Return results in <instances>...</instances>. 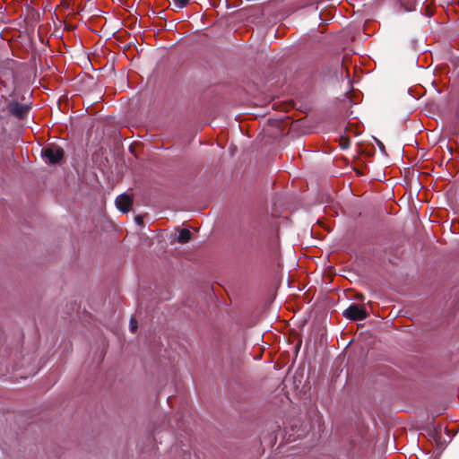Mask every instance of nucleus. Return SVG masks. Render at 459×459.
<instances>
[{"label":"nucleus","instance_id":"1","mask_svg":"<svg viewBox=\"0 0 459 459\" xmlns=\"http://www.w3.org/2000/svg\"><path fill=\"white\" fill-rule=\"evenodd\" d=\"M343 316L351 320H362L368 316V313L364 306L351 304L343 311Z\"/></svg>","mask_w":459,"mask_h":459},{"label":"nucleus","instance_id":"2","mask_svg":"<svg viewBox=\"0 0 459 459\" xmlns=\"http://www.w3.org/2000/svg\"><path fill=\"white\" fill-rule=\"evenodd\" d=\"M30 108L29 104H22L14 100L9 102L7 106L9 113L19 119L23 118L28 114Z\"/></svg>","mask_w":459,"mask_h":459},{"label":"nucleus","instance_id":"3","mask_svg":"<svg viewBox=\"0 0 459 459\" xmlns=\"http://www.w3.org/2000/svg\"><path fill=\"white\" fill-rule=\"evenodd\" d=\"M42 154L49 163H56L63 158L64 152L62 149L53 146L43 149Z\"/></svg>","mask_w":459,"mask_h":459},{"label":"nucleus","instance_id":"4","mask_svg":"<svg viewBox=\"0 0 459 459\" xmlns=\"http://www.w3.org/2000/svg\"><path fill=\"white\" fill-rule=\"evenodd\" d=\"M132 204V199L127 195H120L116 199V205L117 209L123 212L129 211Z\"/></svg>","mask_w":459,"mask_h":459},{"label":"nucleus","instance_id":"5","mask_svg":"<svg viewBox=\"0 0 459 459\" xmlns=\"http://www.w3.org/2000/svg\"><path fill=\"white\" fill-rule=\"evenodd\" d=\"M190 238H191V232L186 229H183L180 230V232L178 236V241L180 243H186L190 239Z\"/></svg>","mask_w":459,"mask_h":459},{"label":"nucleus","instance_id":"6","mask_svg":"<svg viewBox=\"0 0 459 459\" xmlns=\"http://www.w3.org/2000/svg\"><path fill=\"white\" fill-rule=\"evenodd\" d=\"M191 0H171L173 6L177 9H182L186 7Z\"/></svg>","mask_w":459,"mask_h":459},{"label":"nucleus","instance_id":"7","mask_svg":"<svg viewBox=\"0 0 459 459\" xmlns=\"http://www.w3.org/2000/svg\"><path fill=\"white\" fill-rule=\"evenodd\" d=\"M136 328H137V321L132 317L130 320V329L134 333V332H135Z\"/></svg>","mask_w":459,"mask_h":459},{"label":"nucleus","instance_id":"8","mask_svg":"<svg viewBox=\"0 0 459 459\" xmlns=\"http://www.w3.org/2000/svg\"><path fill=\"white\" fill-rule=\"evenodd\" d=\"M404 9L406 11H408V12L415 10V4L414 3H411L409 5H405Z\"/></svg>","mask_w":459,"mask_h":459},{"label":"nucleus","instance_id":"9","mask_svg":"<svg viewBox=\"0 0 459 459\" xmlns=\"http://www.w3.org/2000/svg\"><path fill=\"white\" fill-rule=\"evenodd\" d=\"M136 221H137V223H141L142 222V219L141 218H136Z\"/></svg>","mask_w":459,"mask_h":459}]
</instances>
